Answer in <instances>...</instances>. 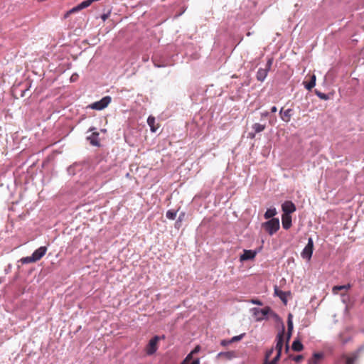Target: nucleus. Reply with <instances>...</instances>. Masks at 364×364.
<instances>
[{"label": "nucleus", "mask_w": 364, "mask_h": 364, "mask_svg": "<svg viewBox=\"0 0 364 364\" xmlns=\"http://www.w3.org/2000/svg\"><path fill=\"white\" fill-rule=\"evenodd\" d=\"M284 346V334L283 332L279 333L276 338V346L275 350L277 351V355L274 358V362H278L281 357L282 350Z\"/></svg>", "instance_id": "obj_1"}, {"label": "nucleus", "mask_w": 364, "mask_h": 364, "mask_svg": "<svg viewBox=\"0 0 364 364\" xmlns=\"http://www.w3.org/2000/svg\"><path fill=\"white\" fill-rule=\"evenodd\" d=\"M111 97L105 96L100 100L91 104L90 107L92 109L102 110L108 106V105L111 102Z\"/></svg>", "instance_id": "obj_2"}, {"label": "nucleus", "mask_w": 364, "mask_h": 364, "mask_svg": "<svg viewBox=\"0 0 364 364\" xmlns=\"http://www.w3.org/2000/svg\"><path fill=\"white\" fill-rule=\"evenodd\" d=\"M314 250V242L312 238L309 237L308 240V243L306 246L304 247L303 251L301 253V257L304 259H307L309 261L311 258L312 253Z\"/></svg>", "instance_id": "obj_3"}, {"label": "nucleus", "mask_w": 364, "mask_h": 364, "mask_svg": "<svg viewBox=\"0 0 364 364\" xmlns=\"http://www.w3.org/2000/svg\"><path fill=\"white\" fill-rule=\"evenodd\" d=\"M160 338L158 336H155L152 338L148 345L146 347V353L147 355H153L158 349V342Z\"/></svg>", "instance_id": "obj_4"}, {"label": "nucleus", "mask_w": 364, "mask_h": 364, "mask_svg": "<svg viewBox=\"0 0 364 364\" xmlns=\"http://www.w3.org/2000/svg\"><path fill=\"white\" fill-rule=\"evenodd\" d=\"M270 310H271L270 308L268 306H267L264 309H259L257 308H253L252 309V311L254 313V315L256 317V320L258 321L264 319V316H267L269 313Z\"/></svg>", "instance_id": "obj_5"}, {"label": "nucleus", "mask_w": 364, "mask_h": 364, "mask_svg": "<svg viewBox=\"0 0 364 364\" xmlns=\"http://www.w3.org/2000/svg\"><path fill=\"white\" fill-rule=\"evenodd\" d=\"M282 209L284 214L291 215L296 210V206L291 201L287 200L282 203Z\"/></svg>", "instance_id": "obj_6"}, {"label": "nucleus", "mask_w": 364, "mask_h": 364, "mask_svg": "<svg viewBox=\"0 0 364 364\" xmlns=\"http://www.w3.org/2000/svg\"><path fill=\"white\" fill-rule=\"evenodd\" d=\"M47 247L45 246L40 247L37 250H36L32 254V257H33L35 262L40 260L46 253Z\"/></svg>", "instance_id": "obj_7"}, {"label": "nucleus", "mask_w": 364, "mask_h": 364, "mask_svg": "<svg viewBox=\"0 0 364 364\" xmlns=\"http://www.w3.org/2000/svg\"><path fill=\"white\" fill-rule=\"evenodd\" d=\"M255 251L245 250L243 254L240 257V262H244L249 259H252L255 257Z\"/></svg>", "instance_id": "obj_8"}, {"label": "nucleus", "mask_w": 364, "mask_h": 364, "mask_svg": "<svg viewBox=\"0 0 364 364\" xmlns=\"http://www.w3.org/2000/svg\"><path fill=\"white\" fill-rule=\"evenodd\" d=\"M269 73L268 68H259L257 72V80L263 82Z\"/></svg>", "instance_id": "obj_9"}, {"label": "nucleus", "mask_w": 364, "mask_h": 364, "mask_svg": "<svg viewBox=\"0 0 364 364\" xmlns=\"http://www.w3.org/2000/svg\"><path fill=\"white\" fill-rule=\"evenodd\" d=\"M87 140L93 146H99V133L98 132H92L90 136L87 137Z\"/></svg>", "instance_id": "obj_10"}, {"label": "nucleus", "mask_w": 364, "mask_h": 364, "mask_svg": "<svg viewBox=\"0 0 364 364\" xmlns=\"http://www.w3.org/2000/svg\"><path fill=\"white\" fill-rule=\"evenodd\" d=\"M291 109H287L284 111H283V109H282L279 112L281 114L282 119L285 122H289L291 119Z\"/></svg>", "instance_id": "obj_11"}, {"label": "nucleus", "mask_w": 364, "mask_h": 364, "mask_svg": "<svg viewBox=\"0 0 364 364\" xmlns=\"http://www.w3.org/2000/svg\"><path fill=\"white\" fill-rule=\"evenodd\" d=\"M147 124L150 127L151 132H156L159 128L158 125H156V119L153 116H149L147 119Z\"/></svg>", "instance_id": "obj_12"}, {"label": "nucleus", "mask_w": 364, "mask_h": 364, "mask_svg": "<svg viewBox=\"0 0 364 364\" xmlns=\"http://www.w3.org/2000/svg\"><path fill=\"white\" fill-rule=\"evenodd\" d=\"M263 228H279V220L278 218H271L264 224Z\"/></svg>", "instance_id": "obj_13"}, {"label": "nucleus", "mask_w": 364, "mask_h": 364, "mask_svg": "<svg viewBox=\"0 0 364 364\" xmlns=\"http://www.w3.org/2000/svg\"><path fill=\"white\" fill-rule=\"evenodd\" d=\"M282 223L283 228H290L291 225V215L284 214L282 216Z\"/></svg>", "instance_id": "obj_14"}, {"label": "nucleus", "mask_w": 364, "mask_h": 364, "mask_svg": "<svg viewBox=\"0 0 364 364\" xmlns=\"http://www.w3.org/2000/svg\"><path fill=\"white\" fill-rule=\"evenodd\" d=\"M323 354L321 353H316L313 355L312 358L309 360V364H318L323 358Z\"/></svg>", "instance_id": "obj_15"}, {"label": "nucleus", "mask_w": 364, "mask_h": 364, "mask_svg": "<svg viewBox=\"0 0 364 364\" xmlns=\"http://www.w3.org/2000/svg\"><path fill=\"white\" fill-rule=\"evenodd\" d=\"M350 287H351V285L350 284H348L346 285H341V286H334L332 289V291L333 294H337L339 291L348 290Z\"/></svg>", "instance_id": "obj_16"}, {"label": "nucleus", "mask_w": 364, "mask_h": 364, "mask_svg": "<svg viewBox=\"0 0 364 364\" xmlns=\"http://www.w3.org/2000/svg\"><path fill=\"white\" fill-rule=\"evenodd\" d=\"M277 214V210L275 208H270L267 210L264 213V218L266 219L274 218L273 217Z\"/></svg>", "instance_id": "obj_17"}, {"label": "nucleus", "mask_w": 364, "mask_h": 364, "mask_svg": "<svg viewBox=\"0 0 364 364\" xmlns=\"http://www.w3.org/2000/svg\"><path fill=\"white\" fill-rule=\"evenodd\" d=\"M291 348L293 350L299 352L303 350L304 346L299 340H295L292 343Z\"/></svg>", "instance_id": "obj_18"}, {"label": "nucleus", "mask_w": 364, "mask_h": 364, "mask_svg": "<svg viewBox=\"0 0 364 364\" xmlns=\"http://www.w3.org/2000/svg\"><path fill=\"white\" fill-rule=\"evenodd\" d=\"M265 124H262L259 123H255L252 125V129L255 131V133L262 132L265 129Z\"/></svg>", "instance_id": "obj_19"}, {"label": "nucleus", "mask_w": 364, "mask_h": 364, "mask_svg": "<svg viewBox=\"0 0 364 364\" xmlns=\"http://www.w3.org/2000/svg\"><path fill=\"white\" fill-rule=\"evenodd\" d=\"M316 85V75H312L311 77V80L305 84V87L308 90H311Z\"/></svg>", "instance_id": "obj_20"}, {"label": "nucleus", "mask_w": 364, "mask_h": 364, "mask_svg": "<svg viewBox=\"0 0 364 364\" xmlns=\"http://www.w3.org/2000/svg\"><path fill=\"white\" fill-rule=\"evenodd\" d=\"M357 358L358 355L356 353H354L350 356H346V364H354Z\"/></svg>", "instance_id": "obj_21"}, {"label": "nucleus", "mask_w": 364, "mask_h": 364, "mask_svg": "<svg viewBox=\"0 0 364 364\" xmlns=\"http://www.w3.org/2000/svg\"><path fill=\"white\" fill-rule=\"evenodd\" d=\"M92 4V0H85L78 4V9L80 10L90 6Z\"/></svg>", "instance_id": "obj_22"}, {"label": "nucleus", "mask_w": 364, "mask_h": 364, "mask_svg": "<svg viewBox=\"0 0 364 364\" xmlns=\"http://www.w3.org/2000/svg\"><path fill=\"white\" fill-rule=\"evenodd\" d=\"M274 350V348H271L270 349H269L268 350L266 351L264 362H270L271 361V360H269V358H270L271 355H272Z\"/></svg>", "instance_id": "obj_23"}, {"label": "nucleus", "mask_w": 364, "mask_h": 364, "mask_svg": "<svg viewBox=\"0 0 364 364\" xmlns=\"http://www.w3.org/2000/svg\"><path fill=\"white\" fill-rule=\"evenodd\" d=\"M292 315L289 314L288 316V321H287V326H288V331L289 333L291 332L293 330V322H292Z\"/></svg>", "instance_id": "obj_24"}, {"label": "nucleus", "mask_w": 364, "mask_h": 364, "mask_svg": "<svg viewBox=\"0 0 364 364\" xmlns=\"http://www.w3.org/2000/svg\"><path fill=\"white\" fill-rule=\"evenodd\" d=\"M166 218L170 220H173L176 217V212L173 210H168L166 212Z\"/></svg>", "instance_id": "obj_25"}, {"label": "nucleus", "mask_w": 364, "mask_h": 364, "mask_svg": "<svg viewBox=\"0 0 364 364\" xmlns=\"http://www.w3.org/2000/svg\"><path fill=\"white\" fill-rule=\"evenodd\" d=\"M22 262L23 263H33V262H36L33 257L31 256H29V257H23L21 259Z\"/></svg>", "instance_id": "obj_26"}, {"label": "nucleus", "mask_w": 364, "mask_h": 364, "mask_svg": "<svg viewBox=\"0 0 364 364\" xmlns=\"http://www.w3.org/2000/svg\"><path fill=\"white\" fill-rule=\"evenodd\" d=\"M193 353L191 352L181 364H187L192 359Z\"/></svg>", "instance_id": "obj_27"}, {"label": "nucleus", "mask_w": 364, "mask_h": 364, "mask_svg": "<svg viewBox=\"0 0 364 364\" xmlns=\"http://www.w3.org/2000/svg\"><path fill=\"white\" fill-rule=\"evenodd\" d=\"M275 293L281 298V299L284 301H285V296L284 293L282 291H278L277 289H275Z\"/></svg>", "instance_id": "obj_28"}, {"label": "nucleus", "mask_w": 364, "mask_h": 364, "mask_svg": "<svg viewBox=\"0 0 364 364\" xmlns=\"http://www.w3.org/2000/svg\"><path fill=\"white\" fill-rule=\"evenodd\" d=\"M242 335L234 336L230 340L228 341V343H234V342L238 341L242 338Z\"/></svg>", "instance_id": "obj_29"}, {"label": "nucleus", "mask_w": 364, "mask_h": 364, "mask_svg": "<svg viewBox=\"0 0 364 364\" xmlns=\"http://www.w3.org/2000/svg\"><path fill=\"white\" fill-rule=\"evenodd\" d=\"M272 63H273V59L272 58H269L267 62L265 68H268V70L269 71L270 68L272 67Z\"/></svg>", "instance_id": "obj_30"}, {"label": "nucleus", "mask_w": 364, "mask_h": 364, "mask_svg": "<svg viewBox=\"0 0 364 364\" xmlns=\"http://www.w3.org/2000/svg\"><path fill=\"white\" fill-rule=\"evenodd\" d=\"M250 302L253 304H256V305H259V306L263 305L262 302L260 300L257 299H251Z\"/></svg>", "instance_id": "obj_31"}, {"label": "nucleus", "mask_w": 364, "mask_h": 364, "mask_svg": "<svg viewBox=\"0 0 364 364\" xmlns=\"http://www.w3.org/2000/svg\"><path fill=\"white\" fill-rule=\"evenodd\" d=\"M316 95H317V96L318 97H320L322 100H326L328 99V96L326 94H324V93L316 92Z\"/></svg>", "instance_id": "obj_32"}, {"label": "nucleus", "mask_w": 364, "mask_h": 364, "mask_svg": "<svg viewBox=\"0 0 364 364\" xmlns=\"http://www.w3.org/2000/svg\"><path fill=\"white\" fill-rule=\"evenodd\" d=\"M303 359V356L301 355H296L294 357L293 360L296 362H300Z\"/></svg>", "instance_id": "obj_33"}, {"label": "nucleus", "mask_w": 364, "mask_h": 364, "mask_svg": "<svg viewBox=\"0 0 364 364\" xmlns=\"http://www.w3.org/2000/svg\"><path fill=\"white\" fill-rule=\"evenodd\" d=\"M268 230L269 235H272L276 233L278 229H267Z\"/></svg>", "instance_id": "obj_34"}, {"label": "nucleus", "mask_w": 364, "mask_h": 364, "mask_svg": "<svg viewBox=\"0 0 364 364\" xmlns=\"http://www.w3.org/2000/svg\"><path fill=\"white\" fill-rule=\"evenodd\" d=\"M109 14H105L102 15L101 18L103 20V21H105L107 19V18L109 17Z\"/></svg>", "instance_id": "obj_35"}, {"label": "nucleus", "mask_w": 364, "mask_h": 364, "mask_svg": "<svg viewBox=\"0 0 364 364\" xmlns=\"http://www.w3.org/2000/svg\"><path fill=\"white\" fill-rule=\"evenodd\" d=\"M200 350V346H197L192 351L191 353L193 354L198 353Z\"/></svg>", "instance_id": "obj_36"}, {"label": "nucleus", "mask_w": 364, "mask_h": 364, "mask_svg": "<svg viewBox=\"0 0 364 364\" xmlns=\"http://www.w3.org/2000/svg\"><path fill=\"white\" fill-rule=\"evenodd\" d=\"M80 9H78V5L76 6L75 7L73 8L70 11V13H72V12H75V11H80Z\"/></svg>", "instance_id": "obj_37"}, {"label": "nucleus", "mask_w": 364, "mask_h": 364, "mask_svg": "<svg viewBox=\"0 0 364 364\" xmlns=\"http://www.w3.org/2000/svg\"><path fill=\"white\" fill-rule=\"evenodd\" d=\"M268 115H269V112H263L261 113V117H267Z\"/></svg>", "instance_id": "obj_38"}, {"label": "nucleus", "mask_w": 364, "mask_h": 364, "mask_svg": "<svg viewBox=\"0 0 364 364\" xmlns=\"http://www.w3.org/2000/svg\"><path fill=\"white\" fill-rule=\"evenodd\" d=\"M230 343H228V341H226V340H223L221 341V345H223V346H226V345L230 344Z\"/></svg>", "instance_id": "obj_39"}, {"label": "nucleus", "mask_w": 364, "mask_h": 364, "mask_svg": "<svg viewBox=\"0 0 364 364\" xmlns=\"http://www.w3.org/2000/svg\"><path fill=\"white\" fill-rule=\"evenodd\" d=\"M277 362H274V360H272L270 362H264V364H277Z\"/></svg>", "instance_id": "obj_40"}, {"label": "nucleus", "mask_w": 364, "mask_h": 364, "mask_svg": "<svg viewBox=\"0 0 364 364\" xmlns=\"http://www.w3.org/2000/svg\"><path fill=\"white\" fill-rule=\"evenodd\" d=\"M277 111V107H276V106H273V107L271 108V112H272V113H274V112H276Z\"/></svg>", "instance_id": "obj_41"}, {"label": "nucleus", "mask_w": 364, "mask_h": 364, "mask_svg": "<svg viewBox=\"0 0 364 364\" xmlns=\"http://www.w3.org/2000/svg\"><path fill=\"white\" fill-rule=\"evenodd\" d=\"M191 364H200V362H199V360L198 359H196L194 360Z\"/></svg>", "instance_id": "obj_42"}, {"label": "nucleus", "mask_w": 364, "mask_h": 364, "mask_svg": "<svg viewBox=\"0 0 364 364\" xmlns=\"http://www.w3.org/2000/svg\"><path fill=\"white\" fill-rule=\"evenodd\" d=\"M291 332L287 333V341L289 340L290 337H291Z\"/></svg>", "instance_id": "obj_43"}, {"label": "nucleus", "mask_w": 364, "mask_h": 364, "mask_svg": "<svg viewBox=\"0 0 364 364\" xmlns=\"http://www.w3.org/2000/svg\"><path fill=\"white\" fill-rule=\"evenodd\" d=\"M289 350V346L288 344L287 343L286 345V351L287 352Z\"/></svg>", "instance_id": "obj_44"}, {"label": "nucleus", "mask_w": 364, "mask_h": 364, "mask_svg": "<svg viewBox=\"0 0 364 364\" xmlns=\"http://www.w3.org/2000/svg\"><path fill=\"white\" fill-rule=\"evenodd\" d=\"M250 135H251V137H254L255 136V134H252L251 133H250Z\"/></svg>", "instance_id": "obj_45"}, {"label": "nucleus", "mask_w": 364, "mask_h": 364, "mask_svg": "<svg viewBox=\"0 0 364 364\" xmlns=\"http://www.w3.org/2000/svg\"><path fill=\"white\" fill-rule=\"evenodd\" d=\"M94 129H95V128H90V131H92V130H94Z\"/></svg>", "instance_id": "obj_46"}]
</instances>
